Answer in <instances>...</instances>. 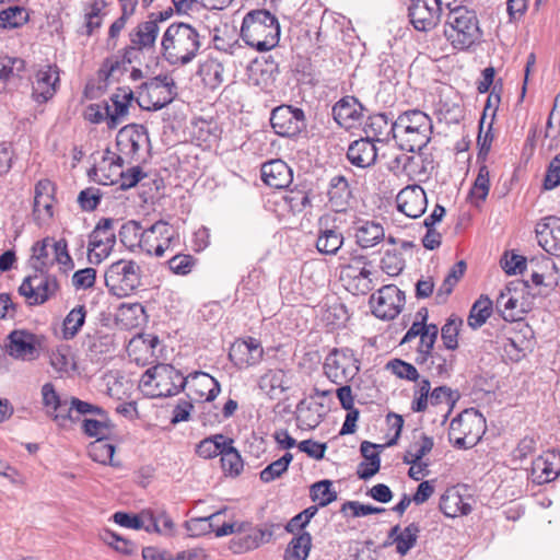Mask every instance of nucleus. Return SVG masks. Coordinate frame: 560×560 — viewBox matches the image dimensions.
Masks as SVG:
<instances>
[{"mask_svg":"<svg viewBox=\"0 0 560 560\" xmlns=\"http://www.w3.org/2000/svg\"><path fill=\"white\" fill-rule=\"evenodd\" d=\"M331 115L336 125L350 130V96L341 97L331 108Z\"/></svg>","mask_w":560,"mask_h":560,"instance_id":"338daca9","label":"nucleus"},{"mask_svg":"<svg viewBox=\"0 0 560 560\" xmlns=\"http://www.w3.org/2000/svg\"><path fill=\"white\" fill-rule=\"evenodd\" d=\"M43 336L27 329H14L7 337V353L22 361H34L40 355Z\"/></svg>","mask_w":560,"mask_h":560,"instance_id":"4468645a","label":"nucleus"},{"mask_svg":"<svg viewBox=\"0 0 560 560\" xmlns=\"http://www.w3.org/2000/svg\"><path fill=\"white\" fill-rule=\"evenodd\" d=\"M529 342L530 341L526 339L525 335L521 336L518 332H516L514 336H511L504 340L503 349L510 359L513 361H520L525 355Z\"/></svg>","mask_w":560,"mask_h":560,"instance_id":"6e6d98bb","label":"nucleus"},{"mask_svg":"<svg viewBox=\"0 0 560 560\" xmlns=\"http://www.w3.org/2000/svg\"><path fill=\"white\" fill-rule=\"evenodd\" d=\"M28 21V13L20 5L9 7L0 12V27L5 30L18 28Z\"/></svg>","mask_w":560,"mask_h":560,"instance_id":"8fccbe9b","label":"nucleus"},{"mask_svg":"<svg viewBox=\"0 0 560 560\" xmlns=\"http://www.w3.org/2000/svg\"><path fill=\"white\" fill-rule=\"evenodd\" d=\"M145 141H149L147 128L138 124L124 126L116 136L117 150L128 162L138 161L141 144Z\"/></svg>","mask_w":560,"mask_h":560,"instance_id":"f3484780","label":"nucleus"},{"mask_svg":"<svg viewBox=\"0 0 560 560\" xmlns=\"http://www.w3.org/2000/svg\"><path fill=\"white\" fill-rule=\"evenodd\" d=\"M250 79L261 89H267L273 84L279 74V65L271 58L254 60L249 67Z\"/></svg>","mask_w":560,"mask_h":560,"instance_id":"c756f323","label":"nucleus"},{"mask_svg":"<svg viewBox=\"0 0 560 560\" xmlns=\"http://www.w3.org/2000/svg\"><path fill=\"white\" fill-rule=\"evenodd\" d=\"M492 301L481 295L471 306L468 316V325L476 329L481 327L492 313Z\"/></svg>","mask_w":560,"mask_h":560,"instance_id":"09e8293b","label":"nucleus"},{"mask_svg":"<svg viewBox=\"0 0 560 560\" xmlns=\"http://www.w3.org/2000/svg\"><path fill=\"white\" fill-rule=\"evenodd\" d=\"M49 360L51 366L57 372H68L75 365L71 355L70 347L67 345H60L55 349H51Z\"/></svg>","mask_w":560,"mask_h":560,"instance_id":"5fc2aeb1","label":"nucleus"},{"mask_svg":"<svg viewBox=\"0 0 560 560\" xmlns=\"http://www.w3.org/2000/svg\"><path fill=\"white\" fill-rule=\"evenodd\" d=\"M528 268L530 269V280L532 282L538 287L544 284V279L547 278L548 282L545 283L546 287L555 288L558 285V267L556 262L541 255L540 257H534L528 260Z\"/></svg>","mask_w":560,"mask_h":560,"instance_id":"a878e982","label":"nucleus"},{"mask_svg":"<svg viewBox=\"0 0 560 560\" xmlns=\"http://www.w3.org/2000/svg\"><path fill=\"white\" fill-rule=\"evenodd\" d=\"M444 36L454 49L467 50L479 43L482 32L475 11L455 5L447 13Z\"/></svg>","mask_w":560,"mask_h":560,"instance_id":"20e7f679","label":"nucleus"},{"mask_svg":"<svg viewBox=\"0 0 560 560\" xmlns=\"http://www.w3.org/2000/svg\"><path fill=\"white\" fill-rule=\"evenodd\" d=\"M234 440L229 438L220 456L221 468L226 476L237 477L243 471L244 462L240 452L233 446Z\"/></svg>","mask_w":560,"mask_h":560,"instance_id":"4c0bfd02","label":"nucleus"},{"mask_svg":"<svg viewBox=\"0 0 560 560\" xmlns=\"http://www.w3.org/2000/svg\"><path fill=\"white\" fill-rule=\"evenodd\" d=\"M144 230L139 221L129 220L125 222L119 231L118 237L120 243L128 249H142V240L144 238Z\"/></svg>","mask_w":560,"mask_h":560,"instance_id":"58836bf2","label":"nucleus"},{"mask_svg":"<svg viewBox=\"0 0 560 560\" xmlns=\"http://www.w3.org/2000/svg\"><path fill=\"white\" fill-rule=\"evenodd\" d=\"M270 125L276 135L293 138L306 128L305 114L300 107L282 104L272 109Z\"/></svg>","mask_w":560,"mask_h":560,"instance_id":"ddd939ff","label":"nucleus"},{"mask_svg":"<svg viewBox=\"0 0 560 560\" xmlns=\"http://www.w3.org/2000/svg\"><path fill=\"white\" fill-rule=\"evenodd\" d=\"M292 459L293 455L290 452L284 453L279 459L270 463L260 471V480L268 483L281 477L288 470Z\"/></svg>","mask_w":560,"mask_h":560,"instance_id":"603ef678","label":"nucleus"},{"mask_svg":"<svg viewBox=\"0 0 560 560\" xmlns=\"http://www.w3.org/2000/svg\"><path fill=\"white\" fill-rule=\"evenodd\" d=\"M240 36L257 51H268L279 43L280 24L268 10H253L244 16Z\"/></svg>","mask_w":560,"mask_h":560,"instance_id":"7ed1b4c3","label":"nucleus"},{"mask_svg":"<svg viewBox=\"0 0 560 560\" xmlns=\"http://www.w3.org/2000/svg\"><path fill=\"white\" fill-rule=\"evenodd\" d=\"M107 3L105 0H93L85 8L83 25L84 31H80V34L92 36L93 33L102 26L103 15L102 11L106 8Z\"/></svg>","mask_w":560,"mask_h":560,"instance_id":"79ce46f5","label":"nucleus"},{"mask_svg":"<svg viewBox=\"0 0 560 560\" xmlns=\"http://www.w3.org/2000/svg\"><path fill=\"white\" fill-rule=\"evenodd\" d=\"M200 47L198 31L184 22H173L162 35L161 55L170 66L188 65L196 58Z\"/></svg>","mask_w":560,"mask_h":560,"instance_id":"f257e3e1","label":"nucleus"},{"mask_svg":"<svg viewBox=\"0 0 560 560\" xmlns=\"http://www.w3.org/2000/svg\"><path fill=\"white\" fill-rule=\"evenodd\" d=\"M84 345L88 347V352L92 358L98 359L100 355L109 353L113 350V336L109 334H103L101 331L88 334L84 340Z\"/></svg>","mask_w":560,"mask_h":560,"instance_id":"a18cd8bd","label":"nucleus"},{"mask_svg":"<svg viewBox=\"0 0 560 560\" xmlns=\"http://www.w3.org/2000/svg\"><path fill=\"white\" fill-rule=\"evenodd\" d=\"M432 120L420 109L401 113L390 125L392 137L401 150L420 152L432 135Z\"/></svg>","mask_w":560,"mask_h":560,"instance_id":"f03ea898","label":"nucleus"},{"mask_svg":"<svg viewBox=\"0 0 560 560\" xmlns=\"http://www.w3.org/2000/svg\"><path fill=\"white\" fill-rule=\"evenodd\" d=\"M135 98V94L129 86L118 88L112 95L110 101L114 109L106 103L104 106L106 114V124L109 129H115L128 114L129 106Z\"/></svg>","mask_w":560,"mask_h":560,"instance_id":"b1692460","label":"nucleus"},{"mask_svg":"<svg viewBox=\"0 0 560 560\" xmlns=\"http://www.w3.org/2000/svg\"><path fill=\"white\" fill-rule=\"evenodd\" d=\"M396 202L397 209L412 219L421 217L428 206L425 191L417 184L402 188L396 197Z\"/></svg>","mask_w":560,"mask_h":560,"instance_id":"aec40b11","label":"nucleus"},{"mask_svg":"<svg viewBox=\"0 0 560 560\" xmlns=\"http://www.w3.org/2000/svg\"><path fill=\"white\" fill-rule=\"evenodd\" d=\"M442 13L438 0H412L408 8L410 22L417 31L428 32L434 28Z\"/></svg>","mask_w":560,"mask_h":560,"instance_id":"a211bd4d","label":"nucleus"},{"mask_svg":"<svg viewBox=\"0 0 560 560\" xmlns=\"http://www.w3.org/2000/svg\"><path fill=\"white\" fill-rule=\"evenodd\" d=\"M54 197H43L37 198L34 197L33 202V219L34 222L37 225H42L52 219L54 211H52V205H54Z\"/></svg>","mask_w":560,"mask_h":560,"instance_id":"4d7b16f0","label":"nucleus"},{"mask_svg":"<svg viewBox=\"0 0 560 560\" xmlns=\"http://www.w3.org/2000/svg\"><path fill=\"white\" fill-rule=\"evenodd\" d=\"M327 195L329 206L335 212H346L350 201V186L348 179L342 175L332 177Z\"/></svg>","mask_w":560,"mask_h":560,"instance_id":"cd10ccee","label":"nucleus"},{"mask_svg":"<svg viewBox=\"0 0 560 560\" xmlns=\"http://www.w3.org/2000/svg\"><path fill=\"white\" fill-rule=\"evenodd\" d=\"M222 514V511L212 513L205 517H194L185 522L184 526L191 537H199L213 530L214 521Z\"/></svg>","mask_w":560,"mask_h":560,"instance_id":"3c124183","label":"nucleus"},{"mask_svg":"<svg viewBox=\"0 0 560 560\" xmlns=\"http://www.w3.org/2000/svg\"><path fill=\"white\" fill-rule=\"evenodd\" d=\"M453 354H450L448 358H446L439 352H433L427 369L434 376L448 377L453 371Z\"/></svg>","mask_w":560,"mask_h":560,"instance_id":"13d9d810","label":"nucleus"},{"mask_svg":"<svg viewBox=\"0 0 560 560\" xmlns=\"http://www.w3.org/2000/svg\"><path fill=\"white\" fill-rule=\"evenodd\" d=\"M86 314L85 305L81 304L73 307L66 315L62 323V337L65 340H71L79 334L85 323Z\"/></svg>","mask_w":560,"mask_h":560,"instance_id":"ea45409f","label":"nucleus"},{"mask_svg":"<svg viewBox=\"0 0 560 560\" xmlns=\"http://www.w3.org/2000/svg\"><path fill=\"white\" fill-rule=\"evenodd\" d=\"M312 547V536L307 532L292 538L284 552V560H306Z\"/></svg>","mask_w":560,"mask_h":560,"instance_id":"de8ad7c7","label":"nucleus"},{"mask_svg":"<svg viewBox=\"0 0 560 560\" xmlns=\"http://www.w3.org/2000/svg\"><path fill=\"white\" fill-rule=\"evenodd\" d=\"M377 158L374 141L360 136L352 141V165L361 168L374 165Z\"/></svg>","mask_w":560,"mask_h":560,"instance_id":"72a5a7b5","label":"nucleus"},{"mask_svg":"<svg viewBox=\"0 0 560 560\" xmlns=\"http://www.w3.org/2000/svg\"><path fill=\"white\" fill-rule=\"evenodd\" d=\"M25 70V61L18 57H4L0 60V93L7 90L8 83L21 78Z\"/></svg>","mask_w":560,"mask_h":560,"instance_id":"a19ab883","label":"nucleus"},{"mask_svg":"<svg viewBox=\"0 0 560 560\" xmlns=\"http://www.w3.org/2000/svg\"><path fill=\"white\" fill-rule=\"evenodd\" d=\"M116 447L108 442V439L103 438L91 442L88 446V453L92 460L110 466H118L113 462Z\"/></svg>","mask_w":560,"mask_h":560,"instance_id":"37998d69","label":"nucleus"},{"mask_svg":"<svg viewBox=\"0 0 560 560\" xmlns=\"http://www.w3.org/2000/svg\"><path fill=\"white\" fill-rule=\"evenodd\" d=\"M59 83V69L56 65H46L35 74L32 86V97L38 103L48 102L57 92Z\"/></svg>","mask_w":560,"mask_h":560,"instance_id":"412c9836","label":"nucleus"},{"mask_svg":"<svg viewBox=\"0 0 560 560\" xmlns=\"http://www.w3.org/2000/svg\"><path fill=\"white\" fill-rule=\"evenodd\" d=\"M101 537L107 545L124 555L129 556L136 551V545L132 541L119 536L109 529H105Z\"/></svg>","mask_w":560,"mask_h":560,"instance_id":"774afa93","label":"nucleus"},{"mask_svg":"<svg viewBox=\"0 0 560 560\" xmlns=\"http://www.w3.org/2000/svg\"><path fill=\"white\" fill-rule=\"evenodd\" d=\"M261 179L272 188H287L293 179V173L290 166L282 160H271L261 165Z\"/></svg>","mask_w":560,"mask_h":560,"instance_id":"393cba45","label":"nucleus"},{"mask_svg":"<svg viewBox=\"0 0 560 560\" xmlns=\"http://www.w3.org/2000/svg\"><path fill=\"white\" fill-rule=\"evenodd\" d=\"M350 365L349 358L343 350L332 349L325 359L324 372L335 384L341 386L336 390L341 407L347 411L342 423L340 435L350 434V384L348 383L347 371Z\"/></svg>","mask_w":560,"mask_h":560,"instance_id":"39448f33","label":"nucleus"},{"mask_svg":"<svg viewBox=\"0 0 560 560\" xmlns=\"http://www.w3.org/2000/svg\"><path fill=\"white\" fill-rule=\"evenodd\" d=\"M264 358L261 342L254 338L236 339L230 347L229 360L238 370L257 365Z\"/></svg>","mask_w":560,"mask_h":560,"instance_id":"dca6fc26","label":"nucleus"},{"mask_svg":"<svg viewBox=\"0 0 560 560\" xmlns=\"http://www.w3.org/2000/svg\"><path fill=\"white\" fill-rule=\"evenodd\" d=\"M490 189V175L489 170L486 165H481L478 171V175L474 182V185L469 191L472 199L477 201H485Z\"/></svg>","mask_w":560,"mask_h":560,"instance_id":"bf43d9fd","label":"nucleus"},{"mask_svg":"<svg viewBox=\"0 0 560 560\" xmlns=\"http://www.w3.org/2000/svg\"><path fill=\"white\" fill-rule=\"evenodd\" d=\"M246 524L247 526L243 527V532L233 537L230 542V549L234 553L254 550L262 544L268 542L273 535L272 528L275 525H270L269 527H252L249 523Z\"/></svg>","mask_w":560,"mask_h":560,"instance_id":"6ab92c4d","label":"nucleus"},{"mask_svg":"<svg viewBox=\"0 0 560 560\" xmlns=\"http://www.w3.org/2000/svg\"><path fill=\"white\" fill-rule=\"evenodd\" d=\"M197 73L207 88L214 90L223 82L224 67L217 58L209 57L199 65Z\"/></svg>","mask_w":560,"mask_h":560,"instance_id":"e433bc0d","label":"nucleus"},{"mask_svg":"<svg viewBox=\"0 0 560 560\" xmlns=\"http://www.w3.org/2000/svg\"><path fill=\"white\" fill-rule=\"evenodd\" d=\"M112 428L113 424L108 421L88 418L82 421L83 433L90 438H96V440L108 439Z\"/></svg>","mask_w":560,"mask_h":560,"instance_id":"0e129e2a","label":"nucleus"},{"mask_svg":"<svg viewBox=\"0 0 560 560\" xmlns=\"http://www.w3.org/2000/svg\"><path fill=\"white\" fill-rule=\"evenodd\" d=\"M104 279L112 295L129 296L141 285V268L133 260L119 259L108 266Z\"/></svg>","mask_w":560,"mask_h":560,"instance_id":"6e6552de","label":"nucleus"},{"mask_svg":"<svg viewBox=\"0 0 560 560\" xmlns=\"http://www.w3.org/2000/svg\"><path fill=\"white\" fill-rule=\"evenodd\" d=\"M370 307L374 316L381 319H394L402 310L405 293L395 284L383 285L376 295L372 294Z\"/></svg>","mask_w":560,"mask_h":560,"instance_id":"2eb2a0df","label":"nucleus"},{"mask_svg":"<svg viewBox=\"0 0 560 560\" xmlns=\"http://www.w3.org/2000/svg\"><path fill=\"white\" fill-rule=\"evenodd\" d=\"M459 398V394L457 390H453L448 386H439L435 387L431 394H430V405L432 406H440L445 405L446 411L443 415L442 423H445L448 419V416L451 415L456 401Z\"/></svg>","mask_w":560,"mask_h":560,"instance_id":"49530a36","label":"nucleus"},{"mask_svg":"<svg viewBox=\"0 0 560 560\" xmlns=\"http://www.w3.org/2000/svg\"><path fill=\"white\" fill-rule=\"evenodd\" d=\"M439 508L446 517L467 515L471 512V505L454 490H447L440 499Z\"/></svg>","mask_w":560,"mask_h":560,"instance_id":"f704fd0d","label":"nucleus"},{"mask_svg":"<svg viewBox=\"0 0 560 560\" xmlns=\"http://www.w3.org/2000/svg\"><path fill=\"white\" fill-rule=\"evenodd\" d=\"M138 104L149 112H156L171 104L177 96V85L167 74H159L139 86Z\"/></svg>","mask_w":560,"mask_h":560,"instance_id":"1a4fd4ad","label":"nucleus"},{"mask_svg":"<svg viewBox=\"0 0 560 560\" xmlns=\"http://www.w3.org/2000/svg\"><path fill=\"white\" fill-rule=\"evenodd\" d=\"M462 319L448 318L442 326L441 338L447 350H455L458 347V334Z\"/></svg>","mask_w":560,"mask_h":560,"instance_id":"e2e57ef3","label":"nucleus"},{"mask_svg":"<svg viewBox=\"0 0 560 560\" xmlns=\"http://www.w3.org/2000/svg\"><path fill=\"white\" fill-rule=\"evenodd\" d=\"M513 290H516V288H513V283H510L500 292L495 301L497 311L506 322H516L522 319L523 314L525 313L523 304L520 303L518 299L512 294Z\"/></svg>","mask_w":560,"mask_h":560,"instance_id":"bb28decb","label":"nucleus"},{"mask_svg":"<svg viewBox=\"0 0 560 560\" xmlns=\"http://www.w3.org/2000/svg\"><path fill=\"white\" fill-rule=\"evenodd\" d=\"M326 409L327 406L323 402H317L314 400V397L304 398L296 406V418L313 428L319 423Z\"/></svg>","mask_w":560,"mask_h":560,"instance_id":"c9c22d12","label":"nucleus"},{"mask_svg":"<svg viewBox=\"0 0 560 560\" xmlns=\"http://www.w3.org/2000/svg\"><path fill=\"white\" fill-rule=\"evenodd\" d=\"M160 33V26L147 16L145 21L140 22L129 33L131 44L137 45L149 51L155 48V43Z\"/></svg>","mask_w":560,"mask_h":560,"instance_id":"c85d7f7f","label":"nucleus"},{"mask_svg":"<svg viewBox=\"0 0 560 560\" xmlns=\"http://www.w3.org/2000/svg\"><path fill=\"white\" fill-rule=\"evenodd\" d=\"M419 532V525L416 523L409 524L404 529H401L399 525H396L390 529L388 538L395 544L396 551L400 556H405L415 547Z\"/></svg>","mask_w":560,"mask_h":560,"instance_id":"7c9ffc66","label":"nucleus"},{"mask_svg":"<svg viewBox=\"0 0 560 560\" xmlns=\"http://www.w3.org/2000/svg\"><path fill=\"white\" fill-rule=\"evenodd\" d=\"M179 244L177 231L166 221L159 220L144 230L142 250L155 257H162L166 250Z\"/></svg>","mask_w":560,"mask_h":560,"instance_id":"f8f14e48","label":"nucleus"},{"mask_svg":"<svg viewBox=\"0 0 560 560\" xmlns=\"http://www.w3.org/2000/svg\"><path fill=\"white\" fill-rule=\"evenodd\" d=\"M188 378L172 364L158 363L141 376L143 387H152V397H172L185 389Z\"/></svg>","mask_w":560,"mask_h":560,"instance_id":"423d86ee","label":"nucleus"},{"mask_svg":"<svg viewBox=\"0 0 560 560\" xmlns=\"http://www.w3.org/2000/svg\"><path fill=\"white\" fill-rule=\"evenodd\" d=\"M485 432V418L474 409H466L450 424L448 440L454 447L468 450L474 447Z\"/></svg>","mask_w":560,"mask_h":560,"instance_id":"0eeeda50","label":"nucleus"},{"mask_svg":"<svg viewBox=\"0 0 560 560\" xmlns=\"http://www.w3.org/2000/svg\"><path fill=\"white\" fill-rule=\"evenodd\" d=\"M332 482L324 479L313 483L310 488V497L318 506H326L337 499V493L331 490Z\"/></svg>","mask_w":560,"mask_h":560,"instance_id":"864d4df0","label":"nucleus"},{"mask_svg":"<svg viewBox=\"0 0 560 560\" xmlns=\"http://www.w3.org/2000/svg\"><path fill=\"white\" fill-rule=\"evenodd\" d=\"M114 218H101L89 234L88 258L93 265H100L113 252L117 235Z\"/></svg>","mask_w":560,"mask_h":560,"instance_id":"9b49d317","label":"nucleus"},{"mask_svg":"<svg viewBox=\"0 0 560 560\" xmlns=\"http://www.w3.org/2000/svg\"><path fill=\"white\" fill-rule=\"evenodd\" d=\"M392 119L385 113L375 114L369 116L362 130L365 133V138L374 142L387 141L389 136H392Z\"/></svg>","mask_w":560,"mask_h":560,"instance_id":"473e14b6","label":"nucleus"},{"mask_svg":"<svg viewBox=\"0 0 560 560\" xmlns=\"http://www.w3.org/2000/svg\"><path fill=\"white\" fill-rule=\"evenodd\" d=\"M355 238L357 244L362 248L373 247L384 238V229L374 221H357Z\"/></svg>","mask_w":560,"mask_h":560,"instance_id":"2f4dec72","label":"nucleus"},{"mask_svg":"<svg viewBox=\"0 0 560 560\" xmlns=\"http://www.w3.org/2000/svg\"><path fill=\"white\" fill-rule=\"evenodd\" d=\"M103 198L102 191L96 187H88L78 195V203L82 211L92 212L97 209Z\"/></svg>","mask_w":560,"mask_h":560,"instance_id":"69168bd1","label":"nucleus"},{"mask_svg":"<svg viewBox=\"0 0 560 560\" xmlns=\"http://www.w3.org/2000/svg\"><path fill=\"white\" fill-rule=\"evenodd\" d=\"M228 440L229 436L222 433L207 436L196 445V454L205 459H212L221 454Z\"/></svg>","mask_w":560,"mask_h":560,"instance_id":"c03bdc74","label":"nucleus"},{"mask_svg":"<svg viewBox=\"0 0 560 560\" xmlns=\"http://www.w3.org/2000/svg\"><path fill=\"white\" fill-rule=\"evenodd\" d=\"M433 446V439L422 433L420 440L410 445L413 459H409V456H404V463L410 465L422 463L421 459L432 451Z\"/></svg>","mask_w":560,"mask_h":560,"instance_id":"680f3d73","label":"nucleus"},{"mask_svg":"<svg viewBox=\"0 0 560 560\" xmlns=\"http://www.w3.org/2000/svg\"><path fill=\"white\" fill-rule=\"evenodd\" d=\"M187 378L188 395H194L195 398L212 401L221 392L219 381L206 372H194Z\"/></svg>","mask_w":560,"mask_h":560,"instance_id":"5701e85b","label":"nucleus"},{"mask_svg":"<svg viewBox=\"0 0 560 560\" xmlns=\"http://www.w3.org/2000/svg\"><path fill=\"white\" fill-rule=\"evenodd\" d=\"M45 264L32 276H27L19 287V293L26 298L28 305H42L55 298L60 290L56 276L44 270Z\"/></svg>","mask_w":560,"mask_h":560,"instance_id":"9d476101","label":"nucleus"},{"mask_svg":"<svg viewBox=\"0 0 560 560\" xmlns=\"http://www.w3.org/2000/svg\"><path fill=\"white\" fill-rule=\"evenodd\" d=\"M343 237L334 230L324 231L316 241L317 249L323 254H335L342 245Z\"/></svg>","mask_w":560,"mask_h":560,"instance_id":"052dcab7","label":"nucleus"},{"mask_svg":"<svg viewBox=\"0 0 560 560\" xmlns=\"http://www.w3.org/2000/svg\"><path fill=\"white\" fill-rule=\"evenodd\" d=\"M538 244L546 253L560 257V218L548 215L540 219L535 228Z\"/></svg>","mask_w":560,"mask_h":560,"instance_id":"4be33fe9","label":"nucleus"}]
</instances>
